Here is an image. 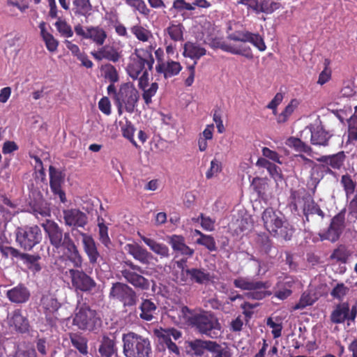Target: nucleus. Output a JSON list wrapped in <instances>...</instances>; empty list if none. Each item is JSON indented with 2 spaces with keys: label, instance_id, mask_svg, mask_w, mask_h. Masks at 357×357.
I'll list each match as a JSON object with an SVG mask.
<instances>
[{
  "label": "nucleus",
  "instance_id": "1",
  "mask_svg": "<svg viewBox=\"0 0 357 357\" xmlns=\"http://www.w3.org/2000/svg\"><path fill=\"white\" fill-rule=\"evenodd\" d=\"M180 317L189 326L202 335L215 338L220 334L221 326L218 319L211 313L207 312L197 313L187 306H183L180 310Z\"/></svg>",
  "mask_w": 357,
  "mask_h": 357
},
{
  "label": "nucleus",
  "instance_id": "2",
  "mask_svg": "<svg viewBox=\"0 0 357 357\" xmlns=\"http://www.w3.org/2000/svg\"><path fill=\"white\" fill-rule=\"evenodd\" d=\"M261 218L264 227L271 236L284 241L291 240L294 229L280 211L267 208L264 211Z\"/></svg>",
  "mask_w": 357,
  "mask_h": 357
},
{
  "label": "nucleus",
  "instance_id": "3",
  "mask_svg": "<svg viewBox=\"0 0 357 357\" xmlns=\"http://www.w3.org/2000/svg\"><path fill=\"white\" fill-rule=\"evenodd\" d=\"M291 198L292 199L291 206L293 209L296 212H298L299 208L302 210L303 222H310L314 215H317L321 220L325 218V213L310 194L301 191H293Z\"/></svg>",
  "mask_w": 357,
  "mask_h": 357
},
{
  "label": "nucleus",
  "instance_id": "4",
  "mask_svg": "<svg viewBox=\"0 0 357 357\" xmlns=\"http://www.w3.org/2000/svg\"><path fill=\"white\" fill-rule=\"evenodd\" d=\"M123 353L126 357H151V347L147 337L133 332L123 334Z\"/></svg>",
  "mask_w": 357,
  "mask_h": 357
},
{
  "label": "nucleus",
  "instance_id": "5",
  "mask_svg": "<svg viewBox=\"0 0 357 357\" xmlns=\"http://www.w3.org/2000/svg\"><path fill=\"white\" fill-rule=\"evenodd\" d=\"M154 61L151 50H135V56L131 58V62L128 66V73L133 79H137L145 70H152Z\"/></svg>",
  "mask_w": 357,
  "mask_h": 357
},
{
  "label": "nucleus",
  "instance_id": "6",
  "mask_svg": "<svg viewBox=\"0 0 357 357\" xmlns=\"http://www.w3.org/2000/svg\"><path fill=\"white\" fill-rule=\"evenodd\" d=\"M15 234L18 245L26 251L31 250L43 238L41 230L37 225L19 227Z\"/></svg>",
  "mask_w": 357,
  "mask_h": 357
},
{
  "label": "nucleus",
  "instance_id": "7",
  "mask_svg": "<svg viewBox=\"0 0 357 357\" xmlns=\"http://www.w3.org/2000/svg\"><path fill=\"white\" fill-rule=\"evenodd\" d=\"M139 98V93L132 84L130 83L121 84L119 91L115 94V104L119 113L120 114L122 113L123 107L126 112L132 113Z\"/></svg>",
  "mask_w": 357,
  "mask_h": 357
},
{
  "label": "nucleus",
  "instance_id": "8",
  "mask_svg": "<svg viewBox=\"0 0 357 357\" xmlns=\"http://www.w3.org/2000/svg\"><path fill=\"white\" fill-rule=\"evenodd\" d=\"M109 297L120 302L125 308L135 306L138 301L136 291L128 284L120 282L112 284Z\"/></svg>",
  "mask_w": 357,
  "mask_h": 357
},
{
  "label": "nucleus",
  "instance_id": "9",
  "mask_svg": "<svg viewBox=\"0 0 357 357\" xmlns=\"http://www.w3.org/2000/svg\"><path fill=\"white\" fill-rule=\"evenodd\" d=\"M73 324L81 330L93 331L100 326L101 320L96 310L84 304L77 308Z\"/></svg>",
  "mask_w": 357,
  "mask_h": 357
},
{
  "label": "nucleus",
  "instance_id": "10",
  "mask_svg": "<svg viewBox=\"0 0 357 357\" xmlns=\"http://www.w3.org/2000/svg\"><path fill=\"white\" fill-rule=\"evenodd\" d=\"M357 317V303L350 306L347 302H340L335 305L330 315V320L333 324H340L347 322L349 326L356 322Z\"/></svg>",
  "mask_w": 357,
  "mask_h": 357
},
{
  "label": "nucleus",
  "instance_id": "11",
  "mask_svg": "<svg viewBox=\"0 0 357 357\" xmlns=\"http://www.w3.org/2000/svg\"><path fill=\"white\" fill-rule=\"evenodd\" d=\"M125 264L130 268L129 269L123 268L121 271V274L126 282L137 289L148 290L150 287L149 280L141 275L146 271L141 266L135 264L130 260L125 261Z\"/></svg>",
  "mask_w": 357,
  "mask_h": 357
},
{
  "label": "nucleus",
  "instance_id": "12",
  "mask_svg": "<svg viewBox=\"0 0 357 357\" xmlns=\"http://www.w3.org/2000/svg\"><path fill=\"white\" fill-rule=\"evenodd\" d=\"M41 225L50 245L57 250L61 249L64 242L66 241V236L70 237V233L65 232L63 229L54 220H47Z\"/></svg>",
  "mask_w": 357,
  "mask_h": 357
},
{
  "label": "nucleus",
  "instance_id": "13",
  "mask_svg": "<svg viewBox=\"0 0 357 357\" xmlns=\"http://www.w3.org/2000/svg\"><path fill=\"white\" fill-rule=\"evenodd\" d=\"M345 213L346 209L344 208L331 219L327 230L319 234L321 241L328 240L334 243L340 238L346 227Z\"/></svg>",
  "mask_w": 357,
  "mask_h": 357
},
{
  "label": "nucleus",
  "instance_id": "14",
  "mask_svg": "<svg viewBox=\"0 0 357 357\" xmlns=\"http://www.w3.org/2000/svg\"><path fill=\"white\" fill-rule=\"evenodd\" d=\"M300 136L303 139H306L310 136L312 145L327 146L332 135L326 131L321 126L310 125L301 132Z\"/></svg>",
  "mask_w": 357,
  "mask_h": 357
},
{
  "label": "nucleus",
  "instance_id": "15",
  "mask_svg": "<svg viewBox=\"0 0 357 357\" xmlns=\"http://www.w3.org/2000/svg\"><path fill=\"white\" fill-rule=\"evenodd\" d=\"M50 187L53 195L59 198L61 203L67 202L66 192L62 189L65 182L66 174L61 169L52 165L49 167Z\"/></svg>",
  "mask_w": 357,
  "mask_h": 357
},
{
  "label": "nucleus",
  "instance_id": "16",
  "mask_svg": "<svg viewBox=\"0 0 357 357\" xmlns=\"http://www.w3.org/2000/svg\"><path fill=\"white\" fill-rule=\"evenodd\" d=\"M69 273L72 285L77 290L88 292L93 290L96 286L95 280L82 270L70 268Z\"/></svg>",
  "mask_w": 357,
  "mask_h": 357
},
{
  "label": "nucleus",
  "instance_id": "17",
  "mask_svg": "<svg viewBox=\"0 0 357 357\" xmlns=\"http://www.w3.org/2000/svg\"><path fill=\"white\" fill-rule=\"evenodd\" d=\"M228 38L234 41L249 42L261 52L266 49L264 39L258 33H253L248 31H238L229 34Z\"/></svg>",
  "mask_w": 357,
  "mask_h": 357
},
{
  "label": "nucleus",
  "instance_id": "18",
  "mask_svg": "<svg viewBox=\"0 0 357 357\" xmlns=\"http://www.w3.org/2000/svg\"><path fill=\"white\" fill-rule=\"evenodd\" d=\"M63 218L65 225L69 227L84 228L88 224L87 215L78 208L63 209Z\"/></svg>",
  "mask_w": 357,
  "mask_h": 357
},
{
  "label": "nucleus",
  "instance_id": "19",
  "mask_svg": "<svg viewBox=\"0 0 357 357\" xmlns=\"http://www.w3.org/2000/svg\"><path fill=\"white\" fill-rule=\"evenodd\" d=\"M138 309L139 319L145 321H151L158 314V303L152 298H142Z\"/></svg>",
  "mask_w": 357,
  "mask_h": 357
},
{
  "label": "nucleus",
  "instance_id": "20",
  "mask_svg": "<svg viewBox=\"0 0 357 357\" xmlns=\"http://www.w3.org/2000/svg\"><path fill=\"white\" fill-rule=\"evenodd\" d=\"M211 47L212 48H220L225 52H227L233 54L241 55L249 59L253 58V54L249 46L241 45L239 47H235L227 44L225 42L214 40L211 42Z\"/></svg>",
  "mask_w": 357,
  "mask_h": 357
},
{
  "label": "nucleus",
  "instance_id": "21",
  "mask_svg": "<svg viewBox=\"0 0 357 357\" xmlns=\"http://www.w3.org/2000/svg\"><path fill=\"white\" fill-rule=\"evenodd\" d=\"M30 295L29 290L23 284H19L6 291V296L8 300L15 304L26 303L29 301Z\"/></svg>",
  "mask_w": 357,
  "mask_h": 357
},
{
  "label": "nucleus",
  "instance_id": "22",
  "mask_svg": "<svg viewBox=\"0 0 357 357\" xmlns=\"http://www.w3.org/2000/svg\"><path fill=\"white\" fill-rule=\"evenodd\" d=\"M124 248L135 260L142 264H149L152 258L151 253L138 243H128Z\"/></svg>",
  "mask_w": 357,
  "mask_h": 357
},
{
  "label": "nucleus",
  "instance_id": "23",
  "mask_svg": "<svg viewBox=\"0 0 357 357\" xmlns=\"http://www.w3.org/2000/svg\"><path fill=\"white\" fill-rule=\"evenodd\" d=\"M168 243L172 246L173 250L181 255L191 257L194 253V249L190 248L185 244V238L182 236L172 235L169 236Z\"/></svg>",
  "mask_w": 357,
  "mask_h": 357
},
{
  "label": "nucleus",
  "instance_id": "24",
  "mask_svg": "<svg viewBox=\"0 0 357 357\" xmlns=\"http://www.w3.org/2000/svg\"><path fill=\"white\" fill-rule=\"evenodd\" d=\"M182 70L179 62L168 60L166 62L159 61L155 66V70L159 74H163L165 79L177 75Z\"/></svg>",
  "mask_w": 357,
  "mask_h": 357
},
{
  "label": "nucleus",
  "instance_id": "25",
  "mask_svg": "<svg viewBox=\"0 0 357 357\" xmlns=\"http://www.w3.org/2000/svg\"><path fill=\"white\" fill-rule=\"evenodd\" d=\"M82 242L84 251L89 258V263L94 265L97 263L100 257L96 241L91 236L84 235V239L82 240Z\"/></svg>",
  "mask_w": 357,
  "mask_h": 357
},
{
  "label": "nucleus",
  "instance_id": "26",
  "mask_svg": "<svg viewBox=\"0 0 357 357\" xmlns=\"http://www.w3.org/2000/svg\"><path fill=\"white\" fill-rule=\"evenodd\" d=\"M234 284L236 288L243 290L266 289L270 287V284L267 282L255 281L245 278L235 279Z\"/></svg>",
  "mask_w": 357,
  "mask_h": 357
},
{
  "label": "nucleus",
  "instance_id": "27",
  "mask_svg": "<svg viewBox=\"0 0 357 357\" xmlns=\"http://www.w3.org/2000/svg\"><path fill=\"white\" fill-rule=\"evenodd\" d=\"M138 235L153 252L160 256L161 258H168L169 257V249L165 244L158 243L153 238L146 237L139 232Z\"/></svg>",
  "mask_w": 357,
  "mask_h": 357
},
{
  "label": "nucleus",
  "instance_id": "28",
  "mask_svg": "<svg viewBox=\"0 0 357 357\" xmlns=\"http://www.w3.org/2000/svg\"><path fill=\"white\" fill-rule=\"evenodd\" d=\"M206 54V49L196 43L188 41L184 44L183 55L185 57L195 59V61L197 62V60Z\"/></svg>",
  "mask_w": 357,
  "mask_h": 357
},
{
  "label": "nucleus",
  "instance_id": "29",
  "mask_svg": "<svg viewBox=\"0 0 357 357\" xmlns=\"http://www.w3.org/2000/svg\"><path fill=\"white\" fill-rule=\"evenodd\" d=\"M346 155L344 151L329 155H323L317 159L318 162L329 165L333 169H340L344 165Z\"/></svg>",
  "mask_w": 357,
  "mask_h": 357
},
{
  "label": "nucleus",
  "instance_id": "30",
  "mask_svg": "<svg viewBox=\"0 0 357 357\" xmlns=\"http://www.w3.org/2000/svg\"><path fill=\"white\" fill-rule=\"evenodd\" d=\"M98 353L100 357H112L117 353L116 342L107 335H104L100 341Z\"/></svg>",
  "mask_w": 357,
  "mask_h": 357
},
{
  "label": "nucleus",
  "instance_id": "31",
  "mask_svg": "<svg viewBox=\"0 0 357 357\" xmlns=\"http://www.w3.org/2000/svg\"><path fill=\"white\" fill-rule=\"evenodd\" d=\"M213 341L202 340L196 339L188 342V352H190L196 356H202L206 350L208 351L213 349L211 346Z\"/></svg>",
  "mask_w": 357,
  "mask_h": 357
},
{
  "label": "nucleus",
  "instance_id": "32",
  "mask_svg": "<svg viewBox=\"0 0 357 357\" xmlns=\"http://www.w3.org/2000/svg\"><path fill=\"white\" fill-rule=\"evenodd\" d=\"M184 31L183 25L178 21L170 22L168 26L165 29V33L174 42H180L184 40Z\"/></svg>",
  "mask_w": 357,
  "mask_h": 357
},
{
  "label": "nucleus",
  "instance_id": "33",
  "mask_svg": "<svg viewBox=\"0 0 357 357\" xmlns=\"http://www.w3.org/2000/svg\"><path fill=\"white\" fill-rule=\"evenodd\" d=\"M9 323L11 326H14L16 331L20 333H24L28 331L29 321L19 310H16L13 312Z\"/></svg>",
  "mask_w": 357,
  "mask_h": 357
},
{
  "label": "nucleus",
  "instance_id": "34",
  "mask_svg": "<svg viewBox=\"0 0 357 357\" xmlns=\"http://www.w3.org/2000/svg\"><path fill=\"white\" fill-rule=\"evenodd\" d=\"M190 283L206 284L211 281V274L204 268H190Z\"/></svg>",
  "mask_w": 357,
  "mask_h": 357
},
{
  "label": "nucleus",
  "instance_id": "35",
  "mask_svg": "<svg viewBox=\"0 0 357 357\" xmlns=\"http://www.w3.org/2000/svg\"><path fill=\"white\" fill-rule=\"evenodd\" d=\"M45 26L46 24L45 22H41L39 24L38 27L40 30V36L45 43L47 49L50 52H53L57 50L59 43L52 34L47 31Z\"/></svg>",
  "mask_w": 357,
  "mask_h": 357
},
{
  "label": "nucleus",
  "instance_id": "36",
  "mask_svg": "<svg viewBox=\"0 0 357 357\" xmlns=\"http://www.w3.org/2000/svg\"><path fill=\"white\" fill-rule=\"evenodd\" d=\"M40 305L47 314L54 313L60 307V303L57 299L50 294L43 295Z\"/></svg>",
  "mask_w": 357,
  "mask_h": 357
},
{
  "label": "nucleus",
  "instance_id": "37",
  "mask_svg": "<svg viewBox=\"0 0 357 357\" xmlns=\"http://www.w3.org/2000/svg\"><path fill=\"white\" fill-rule=\"evenodd\" d=\"M87 34L86 39L92 40L98 45H103L107 38L106 32L100 26L88 27Z\"/></svg>",
  "mask_w": 357,
  "mask_h": 357
},
{
  "label": "nucleus",
  "instance_id": "38",
  "mask_svg": "<svg viewBox=\"0 0 357 357\" xmlns=\"http://www.w3.org/2000/svg\"><path fill=\"white\" fill-rule=\"evenodd\" d=\"M70 340L72 345L83 355L88 354V340L84 336L78 333L70 335Z\"/></svg>",
  "mask_w": 357,
  "mask_h": 357
},
{
  "label": "nucleus",
  "instance_id": "39",
  "mask_svg": "<svg viewBox=\"0 0 357 357\" xmlns=\"http://www.w3.org/2000/svg\"><path fill=\"white\" fill-rule=\"evenodd\" d=\"M72 11L77 15H85L91 8L89 0H69Z\"/></svg>",
  "mask_w": 357,
  "mask_h": 357
},
{
  "label": "nucleus",
  "instance_id": "40",
  "mask_svg": "<svg viewBox=\"0 0 357 357\" xmlns=\"http://www.w3.org/2000/svg\"><path fill=\"white\" fill-rule=\"evenodd\" d=\"M340 184L342 186L348 199L355 192L356 182L353 181L351 175L346 174L341 176Z\"/></svg>",
  "mask_w": 357,
  "mask_h": 357
},
{
  "label": "nucleus",
  "instance_id": "41",
  "mask_svg": "<svg viewBox=\"0 0 357 357\" xmlns=\"http://www.w3.org/2000/svg\"><path fill=\"white\" fill-rule=\"evenodd\" d=\"M350 288L343 282L335 284L331 291V296L340 302L349 294Z\"/></svg>",
  "mask_w": 357,
  "mask_h": 357
},
{
  "label": "nucleus",
  "instance_id": "42",
  "mask_svg": "<svg viewBox=\"0 0 357 357\" xmlns=\"http://www.w3.org/2000/svg\"><path fill=\"white\" fill-rule=\"evenodd\" d=\"M299 101L297 99H292L290 102L285 107L284 109L278 115L277 121L279 123H285L289 117L293 114L294 110L298 107Z\"/></svg>",
  "mask_w": 357,
  "mask_h": 357
},
{
  "label": "nucleus",
  "instance_id": "43",
  "mask_svg": "<svg viewBox=\"0 0 357 357\" xmlns=\"http://www.w3.org/2000/svg\"><path fill=\"white\" fill-rule=\"evenodd\" d=\"M303 138H296V137H289L288 139V145L289 146H292L297 151L304 152L309 155H311V153L312 152V148L302 141Z\"/></svg>",
  "mask_w": 357,
  "mask_h": 357
},
{
  "label": "nucleus",
  "instance_id": "44",
  "mask_svg": "<svg viewBox=\"0 0 357 357\" xmlns=\"http://www.w3.org/2000/svg\"><path fill=\"white\" fill-rule=\"evenodd\" d=\"M98 227L99 230L100 241L105 247L109 248L110 245L112 244V242L108 236V227L105 225L103 218H98Z\"/></svg>",
  "mask_w": 357,
  "mask_h": 357
},
{
  "label": "nucleus",
  "instance_id": "45",
  "mask_svg": "<svg viewBox=\"0 0 357 357\" xmlns=\"http://www.w3.org/2000/svg\"><path fill=\"white\" fill-rule=\"evenodd\" d=\"M159 342L164 349L167 348L170 354H173L176 356H180V349L177 345L172 342L171 338L165 336H158Z\"/></svg>",
  "mask_w": 357,
  "mask_h": 357
},
{
  "label": "nucleus",
  "instance_id": "46",
  "mask_svg": "<svg viewBox=\"0 0 357 357\" xmlns=\"http://www.w3.org/2000/svg\"><path fill=\"white\" fill-rule=\"evenodd\" d=\"M101 70L104 73V77L110 83L119 81V75L116 68L110 63L102 66Z\"/></svg>",
  "mask_w": 357,
  "mask_h": 357
},
{
  "label": "nucleus",
  "instance_id": "47",
  "mask_svg": "<svg viewBox=\"0 0 357 357\" xmlns=\"http://www.w3.org/2000/svg\"><path fill=\"white\" fill-rule=\"evenodd\" d=\"M196 243L204 246L211 252L216 251L218 249L215 241L211 235L205 234L202 238H198L196 240Z\"/></svg>",
  "mask_w": 357,
  "mask_h": 357
},
{
  "label": "nucleus",
  "instance_id": "48",
  "mask_svg": "<svg viewBox=\"0 0 357 357\" xmlns=\"http://www.w3.org/2000/svg\"><path fill=\"white\" fill-rule=\"evenodd\" d=\"M279 8V3L273 0H262L259 3V13H264L266 14L272 13L274 10Z\"/></svg>",
  "mask_w": 357,
  "mask_h": 357
},
{
  "label": "nucleus",
  "instance_id": "49",
  "mask_svg": "<svg viewBox=\"0 0 357 357\" xmlns=\"http://www.w3.org/2000/svg\"><path fill=\"white\" fill-rule=\"evenodd\" d=\"M127 5L134 8L144 16L150 14V9L148 8L143 0H125Z\"/></svg>",
  "mask_w": 357,
  "mask_h": 357
},
{
  "label": "nucleus",
  "instance_id": "50",
  "mask_svg": "<svg viewBox=\"0 0 357 357\" xmlns=\"http://www.w3.org/2000/svg\"><path fill=\"white\" fill-rule=\"evenodd\" d=\"M102 50L105 59L112 62H117L119 61L120 54L114 47L105 45L102 47Z\"/></svg>",
  "mask_w": 357,
  "mask_h": 357
},
{
  "label": "nucleus",
  "instance_id": "51",
  "mask_svg": "<svg viewBox=\"0 0 357 357\" xmlns=\"http://www.w3.org/2000/svg\"><path fill=\"white\" fill-rule=\"evenodd\" d=\"M55 26L61 35L66 38H70L73 35L71 26L64 20H59L55 23Z\"/></svg>",
  "mask_w": 357,
  "mask_h": 357
},
{
  "label": "nucleus",
  "instance_id": "52",
  "mask_svg": "<svg viewBox=\"0 0 357 357\" xmlns=\"http://www.w3.org/2000/svg\"><path fill=\"white\" fill-rule=\"evenodd\" d=\"M314 299H313L311 295L308 293L304 292L294 307V310H302L306 307L307 306L312 305L314 303Z\"/></svg>",
  "mask_w": 357,
  "mask_h": 357
},
{
  "label": "nucleus",
  "instance_id": "53",
  "mask_svg": "<svg viewBox=\"0 0 357 357\" xmlns=\"http://www.w3.org/2000/svg\"><path fill=\"white\" fill-rule=\"evenodd\" d=\"M131 32L136 36V38L143 42L149 40V32L144 27L135 25L131 28Z\"/></svg>",
  "mask_w": 357,
  "mask_h": 357
},
{
  "label": "nucleus",
  "instance_id": "54",
  "mask_svg": "<svg viewBox=\"0 0 357 357\" xmlns=\"http://www.w3.org/2000/svg\"><path fill=\"white\" fill-rule=\"evenodd\" d=\"M67 259L70 261L73 267L77 268H82L83 264V257L80 254L79 250H76L73 253L70 254L66 257Z\"/></svg>",
  "mask_w": 357,
  "mask_h": 357
},
{
  "label": "nucleus",
  "instance_id": "55",
  "mask_svg": "<svg viewBox=\"0 0 357 357\" xmlns=\"http://www.w3.org/2000/svg\"><path fill=\"white\" fill-rule=\"evenodd\" d=\"M172 8L176 10L178 12L195 10V7L193 6V2L192 3H189L186 2L185 0H175L173 2Z\"/></svg>",
  "mask_w": 357,
  "mask_h": 357
},
{
  "label": "nucleus",
  "instance_id": "56",
  "mask_svg": "<svg viewBox=\"0 0 357 357\" xmlns=\"http://www.w3.org/2000/svg\"><path fill=\"white\" fill-rule=\"evenodd\" d=\"M349 128L346 144H353L357 140V126L348 121Z\"/></svg>",
  "mask_w": 357,
  "mask_h": 357
},
{
  "label": "nucleus",
  "instance_id": "57",
  "mask_svg": "<svg viewBox=\"0 0 357 357\" xmlns=\"http://www.w3.org/2000/svg\"><path fill=\"white\" fill-rule=\"evenodd\" d=\"M0 252H1L2 255L6 258L9 256L15 258H20L21 255V252H20L17 249L10 246H0Z\"/></svg>",
  "mask_w": 357,
  "mask_h": 357
},
{
  "label": "nucleus",
  "instance_id": "58",
  "mask_svg": "<svg viewBox=\"0 0 357 357\" xmlns=\"http://www.w3.org/2000/svg\"><path fill=\"white\" fill-rule=\"evenodd\" d=\"M201 225L206 231H213L215 229V220L208 216H205L203 213L200 214Z\"/></svg>",
  "mask_w": 357,
  "mask_h": 357
},
{
  "label": "nucleus",
  "instance_id": "59",
  "mask_svg": "<svg viewBox=\"0 0 357 357\" xmlns=\"http://www.w3.org/2000/svg\"><path fill=\"white\" fill-rule=\"evenodd\" d=\"M213 349H210L209 351L212 353L213 357H229L228 352L223 349L217 342H213L211 346Z\"/></svg>",
  "mask_w": 357,
  "mask_h": 357
},
{
  "label": "nucleus",
  "instance_id": "60",
  "mask_svg": "<svg viewBox=\"0 0 357 357\" xmlns=\"http://www.w3.org/2000/svg\"><path fill=\"white\" fill-rule=\"evenodd\" d=\"M61 248H63L66 250V257L68 256L70 254L73 253L74 252L78 250L77 246L75 245L72 238H68V236H66V241L64 242Z\"/></svg>",
  "mask_w": 357,
  "mask_h": 357
},
{
  "label": "nucleus",
  "instance_id": "61",
  "mask_svg": "<svg viewBox=\"0 0 357 357\" xmlns=\"http://www.w3.org/2000/svg\"><path fill=\"white\" fill-rule=\"evenodd\" d=\"M266 324L270 328H273L272 333L274 338H278L281 336L282 329L281 324L274 322L271 318L268 319Z\"/></svg>",
  "mask_w": 357,
  "mask_h": 357
},
{
  "label": "nucleus",
  "instance_id": "62",
  "mask_svg": "<svg viewBox=\"0 0 357 357\" xmlns=\"http://www.w3.org/2000/svg\"><path fill=\"white\" fill-rule=\"evenodd\" d=\"M262 154L266 158L272 160L273 162H278L281 164V161L280 160V155L279 154L274 151L271 150L270 149L267 147H264L262 149Z\"/></svg>",
  "mask_w": 357,
  "mask_h": 357
},
{
  "label": "nucleus",
  "instance_id": "63",
  "mask_svg": "<svg viewBox=\"0 0 357 357\" xmlns=\"http://www.w3.org/2000/svg\"><path fill=\"white\" fill-rule=\"evenodd\" d=\"M98 107L100 110L106 115L111 114V104L107 97L100 99L98 102Z\"/></svg>",
  "mask_w": 357,
  "mask_h": 357
},
{
  "label": "nucleus",
  "instance_id": "64",
  "mask_svg": "<svg viewBox=\"0 0 357 357\" xmlns=\"http://www.w3.org/2000/svg\"><path fill=\"white\" fill-rule=\"evenodd\" d=\"M348 209L349 215L351 216V218H353L355 220H357V193L350 201L348 206Z\"/></svg>",
  "mask_w": 357,
  "mask_h": 357
}]
</instances>
